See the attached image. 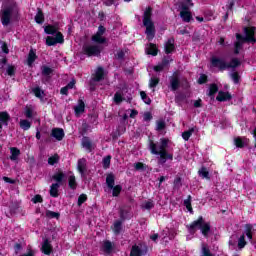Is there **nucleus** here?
I'll return each mask as SVG.
<instances>
[{
	"mask_svg": "<svg viewBox=\"0 0 256 256\" xmlns=\"http://www.w3.org/2000/svg\"><path fill=\"white\" fill-rule=\"evenodd\" d=\"M210 65L211 67H214L218 69V71H227V62L225 59L217 57V56H212L210 58Z\"/></svg>",
	"mask_w": 256,
	"mask_h": 256,
	"instance_id": "obj_8",
	"label": "nucleus"
},
{
	"mask_svg": "<svg viewBox=\"0 0 256 256\" xmlns=\"http://www.w3.org/2000/svg\"><path fill=\"white\" fill-rule=\"evenodd\" d=\"M231 79L235 85H239V82L241 81V76L239 75V72H233L231 74Z\"/></svg>",
	"mask_w": 256,
	"mask_h": 256,
	"instance_id": "obj_51",
	"label": "nucleus"
},
{
	"mask_svg": "<svg viewBox=\"0 0 256 256\" xmlns=\"http://www.w3.org/2000/svg\"><path fill=\"white\" fill-rule=\"evenodd\" d=\"M16 71H17V68H15L14 65H9L6 70V73H7V75H9V77H15Z\"/></svg>",
	"mask_w": 256,
	"mask_h": 256,
	"instance_id": "obj_55",
	"label": "nucleus"
},
{
	"mask_svg": "<svg viewBox=\"0 0 256 256\" xmlns=\"http://www.w3.org/2000/svg\"><path fill=\"white\" fill-rule=\"evenodd\" d=\"M8 207L10 217H13V215H17V213H19V209H21V203H19V201H12Z\"/></svg>",
	"mask_w": 256,
	"mask_h": 256,
	"instance_id": "obj_19",
	"label": "nucleus"
},
{
	"mask_svg": "<svg viewBox=\"0 0 256 256\" xmlns=\"http://www.w3.org/2000/svg\"><path fill=\"white\" fill-rule=\"evenodd\" d=\"M35 22L38 25H43V23H45V14H43V10H41V8H38L37 14L35 16Z\"/></svg>",
	"mask_w": 256,
	"mask_h": 256,
	"instance_id": "obj_27",
	"label": "nucleus"
},
{
	"mask_svg": "<svg viewBox=\"0 0 256 256\" xmlns=\"http://www.w3.org/2000/svg\"><path fill=\"white\" fill-rule=\"evenodd\" d=\"M24 115L27 119H33V108L26 106Z\"/></svg>",
	"mask_w": 256,
	"mask_h": 256,
	"instance_id": "obj_58",
	"label": "nucleus"
},
{
	"mask_svg": "<svg viewBox=\"0 0 256 256\" xmlns=\"http://www.w3.org/2000/svg\"><path fill=\"white\" fill-rule=\"evenodd\" d=\"M153 8L151 6L146 7L143 14V25L146 27V38L149 41L155 39V23H153Z\"/></svg>",
	"mask_w": 256,
	"mask_h": 256,
	"instance_id": "obj_2",
	"label": "nucleus"
},
{
	"mask_svg": "<svg viewBox=\"0 0 256 256\" xmlns=\"http://www.w3.org/2000/svg\"><path fill=\"white\" fill-rule=\"evenodd\" d=\"M9 121H11V115H9V112H0V131L3 130V125L4 127L9 126Z\"/></svg>",
	"mask_w": 256,
	"mask_h": 256,
	"instance_id": "obj_14",
	"label": "nucleus"
},
{
	"mask_svg": "<svg viewBox=\"0 0 256 256\" xmlns=\"http://www.w3.org/2000/svg\"><path fill=\"white\" fill-rule=\"evenodd\" d=\"M191 195H188L187 199L184 200V206L186 207L187 211H189V213H193V206L191 205Z\"/></svg>",
	"mask_w": 256,
	"mask_h": 256,
	"instance_id": "obj_39",
	"label": "nucleus"
},
{
	"mask_svg": "<svg viewBox=\"0 0 256 256\" xmlns=\"http://www.w3.org/2000/svg\"><path fill=\"white\" fill-rule=\"evenodd\" d=\"M77 169L80 175L83 177L85 173H87V159L85 158H80L77 161Z\"/></svg>",
	"mask_w": 256,
	"mask_h": 256,
	"instance_id": "obj_16",
	"label": "nucleus"
},
{
	"mask_svg": "<svg viewBox=\"0 0 256 256\" xmlns=\"http://www.w3.org/2000/svg\"><path fill=\"white\" fill-rule=\"evenodd\" d=\"M32 91H33L35 97H37L38 99H42L43 95L45 94V92L43 90H41L40 87H35V88H33Z\"/></svg>",
	"mask_w": 256,
	"mask_h": 256,
	"instance_id": "obj_48",
	"label": "nucleus"
},
{
	"mask_svg": "<svg viewBox=\"0 0 256 256\" xmlns=\"http://www.w3.org/2000/svg\"><path fill=\"white\" fill-rule=\"evenodd\" d=\"M46 217H48V219H59L61 217V214L58 212H53L51 210H47Z\"/></svg>",
	"mask_w": 256,
	"mask_h": 256,
	"instance_id": "obj_44",
	"label": "nucleus"
},
{
	"mask_svg": "<svg viewBox=\"0 0 256 256\" xmlns=\"http://www.w3.org/2000/svg\"><path fill=\"white\" fill-rule=\"evenodd\" d=\"M149 252V247L147 245H144L142 248L139 247V245L134 244L130 250L129 256H143L146 255Z\"/></svg>",
	"mask_w": 256,
	"mask_h": 256,
	"instance_id": "obj_9",
	"label": "nucleus"
},
{
	"mask_svg": "<svg viewBox=\"0 0 256 256\" xmlns=\"http://www.w3.org/2000/svg\"><path fill=\"white\" fill-rule=\"evenodd\" d=\"M86 201H87V194H81L78 197V202H77L78 207H81V205H83V203H85Z\"/></svg>",
	"mask_w": 256,
	"mask_h": 256,
	"instance_id": "obj_61",
	"label": "nucleus"
},
{
	"mask_svg": "<svg viewBox=\"0 0 256 256\" xmlns=\"http://www.w3.org/2000/svg\"><path fill=\"white\" fill-rule=\"evenodd\" d=\"M240 65L241 61H239V58H232L230 62H227V69H237Z\"/></svg>",
	"mask_w": 256,
	"mask_h": 256,
	"instance_id": "obj_30",
	"label": "nucleus"
},
{
	"mask_svg": "<svg viewBox=\"0 0 256 256\" xmlns=\"http://www.w3.org/2000/svg\"><path fill=\"white\" fill-rule=\"evenodd\" d=\"M242 47H243V43L240 41H236L234 43V55H239V51H241Z\"/></svg>",
	"mask_w": 256,
	"mask_h": 256,
	"instance_id": "obj_57",
	"label": "nucleus"
},
{
	"mask_svg": "<svg viewBox=\"0 0 256 256\" xmlns=\"http://www.w3.org/2000/svg\"><path fill=\"white\" fill-rule=\"evenodd\" d=\"M217 93H219V86L215 83L210 84L207 93L208 97H210V99H215V95H217Z\"/></svg>",
	"mask_w": 256,
	"mask_h": 256,
	"instance_id": "obj_23",
	"label": "nucleus"
},
{
	"mask_svg": "<svg viewBox=\"0 0 256 256\" xmlns=\"http://www.w3.org/2000/svg\"><path fill=\"white\" fill-rule=\"evenodd\" d=\"M247 241L245 240V234H242L238 239V249H245Z\"/></svg>",
	"mask_w": 256,
	"mask_h": 256,
	"instance_id": "obj_46",
	"label": "nucleus"
},
{
	"mask_svg": "<svg viewBox=\"0 0 256 256\" xmlns=\"http://www.w3.org/2000/svg\"><path fill=\"white\" fill-rule=\"evenodd\" d=\"M161 79H159L158 77H151L149 80V88L150 89H155V87H157V85H159Z\"/></svg>",
	"mask_w": 256,
	"mask_h": 256,
	"instance_id": "obj_38",
	"label": "nucleus"
},
{
	"mask_svg": "<svg viewBox=\"0 0 256 256\" xmlns=\"http://www.w3.org/2000/svg\"><path fill=\"white\" fill-rule=\"evenodd\" d=\"M193 133H195V128H190L189 130L184 131L182 133V139H184V141H188L191 139V135H193Z\"/></svg>",
	"mask_w": 256,
	"mask_h": 256,
	"instance_id": "obj_37",
	"label": "nucleus"
},
{
	"mask_svg": "<svg viewBox=\"0 0 256 256\" xmlns=\"http://www.w3.org/2000/svg\"><path fill=\"white\" fill-rule=\"evenodd\" d=\"M123 229V220H117L114 222V229L113 232L115 235H119L121 233V230Z\"/></svg>",
	"mask_w": 256,
	"mask_h": 256,
	"instance_id": "obj_33",
	"label": "nucleus"
},
{
	"mask_svg": "<svg viewBox=\"0 0 256 256\" xmlns=\"http://www.w3.org/2000/svg\"><path fill=\"white\" fill-rule=\"evenodd\" d=\"M160 147H159V151H167V147H169V139L167 138H162L160 139Z\"/></svg>",
	"mask_w": 256,
	"mask_h": 256,
	"instance_id": "obj_42",
	"label": "nucleus"
},
{
	"mask_svg": "<svg viewBox=\"0 0 256 256\" xmlns=\"http://www.w3.org/2000/svg\"><path fill=\"white\" fill-rule=\"evenodd\" d=\"M59 154H54L53 156L48 158V165H57L59 163Z\"/></svg>",
	"mask_w": 256,
	"mask_h": 256,
	"instance_id": "obj_43",
	"label": "nucleus"
},
{
	"mask_svg": "<svg viewBox=\"0 0 256 256\" xmlns=\"http://www.w3.org/2000/svg\"><path fill=\"white\" fill-rule=\"evenodd\" d=\"M111 159H112L111 155H107L102 159L103 169L107 170V169H109V167H111Z\"/></svg>",
	"mask_w": 256,
	"mask_h": 256,
	"instance_id": "obj_36",
	"label": "nucleus"
},
{
	"mask_svg": "<svg viewBox=\"0 0 256 256\" xmlns=\"http://www.w3.org/2000/svg\"><path fill=\"white\" fill-rule=\"evenodd\" d=\"M102 249L104 253H107V255H111V253H113V243H111V241L109 240L104 241Z\"/></svg>",
	"mask_w": 256,
	"mask_h": 256,
	"instance_id": "obj_29",
	"label": "nucleus"
},
{
	"mask_svg": "<svg viewBox=\"0 0 256 256\" xmlns=\"http://www.w3.org/2000/svg\"><path fill=\"white\" fill-rule=\"evenodd\" d=\"M255 31H256V27L254 26L244 28V33H245L247 43H253V44L256 43Z\"/></svg>",
	"mask_w": 256,
	"mask_h": 256,
	"instance_id": "obj_10",
	"label": "nucleus"
},
{
	"mask_svg": "<svg viewBox=\"0 0 256 256\" xmlns=\"http://www.w3.org/2000/svg\"><path fill=\"white\" fill-rule=\"evenodd\" d=\"M180 17L184 23H191V20L193 19V15L189 11V7L182 6V11L180 12Z\"/></svg>",
	"mask_w": 256,
	"mask_h": 256,
	"instance_id": "obj_12",
	"label": "nucleus"
},
{
	"mask_svg": "<svg viewBox=\"0 0 256 256\" xmlns=\"http://www.w3.org/2000/svg\"><path fill=\"white\" fill-rule=\"evenodd\" d=\"M231 99H233L231 93L225 91H219L216 97V101H219L220 103H225V101H231Z\"/></svg>",
	"mask_w": 256,
	"mask_h": 256,
	"instance_id": "obj_17",
	"label": "nucleus"
},
{
	"mask_svg": "<svg viewBox=\"0 0 256 256\" xmlns=\"http://www.w3.org/2000/svg\"><path fill=\"white\" fill-rule=\"evenodd\" d=\"M202 256H215L207 246H202Z\"/></svg>",
	"mask_w": 256,
	"mask_h": 256,
	"instance_id": "obj_62",
	"label": "nucleus"
},
{
	"mask_svg": "<svg viewBox=\"0 0 256 256\" xmlns=\"http://www.w3.org/2000/svg\"><path fill=\"white\" fill-rule=\"evenodd\" d=\"M54 39L56 40V43H60V44L65 43V37L63 36V33H61V32H58L56 34V37H54Z\"/></svg>",
	"mask_w": 256,
	"mask_h": 256,
	"instance_id": "obj_59",
	"label": "nucleus"
},
{
	"mask_svg": "<svg viewBox=\"0 0 256 256\" xmlns=\"http://www.w3.org/2000/svg\"><path fill=\"white\" fill-rule=\"evenodd\" d=\"M173 187H174V189H181V187H183V183H182L181 177L177 176L174 179Z\"/></svg>",
	"mask_w": 256,
	"mask_h": 256,
	"instance_id": "obj_50",
	"label": "nucleus"
},
{
	"mask_svg": "<svg viewBox=\"0 0 256 256\" xmlns=\"http://www.w3.org/2000/svg\"><path fill=\"white\" fill-rule=\"evenodd\" d=\"M51 137H54L57 141H63L65 131L62 128H53L51 131Z\"/></svg>",
	"mask_w": 256,
	"mask_h": 256,
	"instance_id": "obj_18",
	"label": "nucleus"
},
{
	"mask_svg": "<svg viewBox=\"0 0 256 256\" xmlns=\"http://www.w3.org/2000/svg\"><path fill=\"white\" fill-rule=\"evenodd\" d=\"M41 251L44 255H51L53 253V245L49 243V240H44Z\"/></svg>",
	"mask_w": 256,
	"mask_h": 256,
	"instance_id": "obj_21",
	"label": "nucleus"
},
{
	"mask_svg": "<svg viewBox=\"0 0 256 256\" xmlns=\"http://www.w3.org/2000/svg\"><path fill=\"white\" fill-rule=\"evenodd\" d=\"M119 215L120 221H126V219H129V211H127L126 209H120Z\"/></svg>",
	"mask_w": 256,
	"mask_h": 256,
	"instance_id": "obj_49",
	"label": "nucleus"
},
{
	"mask_svg": "<svg viewBox=\"0 0 256 256\" xmlns=\"http://www.w3.org/2000/svg\"><path fill=\"white\" fill-rule=\"evenodd\" d=\"M140 97L146 105H151V98H149L145 91L140 92Z\"/></svg>",
	"mask_w": 256,
	"mask_h": 256,
	"instance_id": "obj_47",
	"label": "nucleus"
},
{
	"mask_svg": "<svg viewBox=\"0 0 256 256\" xmlns=\"http://www.w3.org/2000/svg\"><path fill=\"white\" fill-rule=\"evenodd\" d=\"M10 154V161H17V159H19V155H21V150H19L17 147H11Z\"/></svg>",
	"mask_w": 256,
	"mask_h": 256,
	"instance_id": "obj_24",
	"label": "nucleus"
},
{
	"mask_svg": "<svg viewBox=\"0 0 256 256\" xmlns=\"http://www.w3.org/2000/svg\"><path fill=\"white\" fill-rule=\"evenodd\" d=\"M235 146L238 147V149H243L245 147V142H243V139L241 137H237L234 140Z\"/></svg>",
	"mask_w": 256,
	"mask_h": 256,
	"instance_id": "obj_56",
	"label": "nucleus"
},
{
	"mask_svg": "<svg viewBox=\"0 0 256 256\" xmlns=\"http://www.w3.org/2000/svg\"><path fill=\"white\" fill-rule=\"evenodd\" d=\"M20 129H23V131H29L31 129V122L27 119L20 120Z\"/></svg>",
	"mask_w": 256,
	"mask_h": 256,
	"instance_id": "obj_34",
	"label": "nucleus"
},
{
	"mask_svg": "<svg viewBox=\"0 0 256 256\" xmlns=\"http://www.w3.org/2000/svg\"><path fill=\"white\" fill-rule=\"evenodd\" d=\"M198 174L202 177V179H211V176H209V170H207L205 167H202L198 171Z\"/></svg>",
	"mask_w": 256,
	"mask_h": 256,
	"instance_id": "obj_40",
	"label": "nucleus"
},
{
	"mask_svg": "<svg viewBox=\"0 0 256 256\" xmlns=\"http://www.w3.org/2000/svg\"><path fill=\"white\" fill-rule=\"evenodd\" d=\"M164 51L166 55H171L175 51V38H170L167 40L164 46Z\"/></svg>",
	"mask_w": 256,
	"mask_h": 256,
	"instance_id": "obj_20",
	"label": "nucleus"
},
{
	"mask_svg": "<svg viewBox=\"0 0 256 256\" xmlns=\"http://www.w3.org/2000/svg\"><path fill=\"white\" fill-rule=\"evenodd\" d=\"M155 207V202L153 200L145 201L142 205V209H146L147 211H151Z\"/></svg>",
	"mask_w": 256,
	"mask_h": 256,
	"instance_id": "obj_41",
	"label": "nucleus"
},
{
	"mask_svg": "<svg viewBox=\"0 0 256 256\" xmlns=\"http://www.w3.org/2000/svg\"><path fill=\"white\" fill-rule=\"evenodd\" d=\"M68 186L72 191H75L77 189V179L75 178V175H71L68 177Z\"/></svg>",
	"mask_w": 256,
	"mask_h": 256,
	"instance_id": "obj_31",
	"label": "nucleus"
},
{
	"mask_svg": "<svg viewBox=\"0 0 256 256\" xmlns=\"http://www.w3.org/2000/svg\"><path fill=\"white\" fill-rule=\"evenodd\" d=\"M12 17H19V9L14 6H7L2 9L1 23L4 27H7L11 24Z\"/></svg>",
	"mask_w": 256,
	"mask_h": 256,
	"instance_id": "obj_5",
	"label": "nucleus"
},
{
	"mask_svg": "<svg viewBox=\"0 0 256 256\" xmlns=\"http://www.w3.org/2000/svg\"><path fill=\"white\" fill-rule=\"evenodd\" d=\"M153 119V114L151 112H145L143 116V120L149 122Z\"/></svg>",
	"mask_w": 256,
	"mask_h": 256,
	"instance_id": "obj_64",
	"label": "nucleus"
},
{
	"mask_svg": "<svg viewBox=\"0 0 256 256\" xmlns=\"http://www.w3.org/2000/svg\"><path fill=\"white\" fill-rule=\"evenodd\" d=\"M32 202L37 204V203H43V196H41L40 194L35 195L32 198Z\"/></svg>",
	"mask_w": 256,
	"mask_h": 256,
	"instance_id": "obj_63",
	"label": "nucleus"
},
{
	"mask_svg": "<svg viewBox=\"0 0 256 256\" xmlns=\"http://www.w3.org/2000/svg\"><path fill=\"white\" fill-rule=\"evenodd\" d=\"M41 69H42V75L44 77H49L50 75L53 74V69L50 68L49 66H42Z\"/></svg>",
	"mask_w": 256,
	"mask_h": 256,
	"instance_id": "obj_45",
	"label": "nucleus"
},
{
	"mask_svg": "<svg viewBox=\"0 0 256 256\" xmlns=\"http://www.w3.org/2000/svg\"><path fill=\"white\" fill-rule=\"evenodd\" d=\"M58 30L59 28L57 26L51 24L44 27L46 35H56Z\"/></svg>",
	"mask_w": 256,
	"mask_h": 256,
	"instance_id": "obj_28",
	"label": "nucleus"
},
{
	"mask_svg": "<svg viewBox=\"0 0 256 256\" xmlns=\"http://www.w3.org/2000/svg\"><path fill=\"white\" fill-rule=\"evenodd\" d=\"M106 185L108 189L112 190V197H119L121 195L123 186L120 184L115 185V174H113V172H110L106 175Z\"/></svg>",
	"mask_w": 256,
	"mask_h": 256,
	"instance_id": "obj_6",
	"label": "nucleus"
},
{
	"mask_svg": "<svg viewBox=\"0 0 256 256\" xmlns=\"http://www.w3.org/2000/svg\"><path fill=\"white\" fill-rule=\"evenodd\" d=\"M46 45L48 47H53V46L57 45V41L55 40V37L47 36V38H46Z\"/></svg>",
	"mask_w": 256,
	"mask_h": 256,
	"instance_id": "obj_53",
	"label": "nucleus"
},
{
	"mask_svg": "<svg viewBox=\"0 0 256 256\" xmlns=\"http://www.w3.org/2000/svg\"><path fill=\"white\" fill-rule=\"evenodd\" d=\"M103 79H105V69L100 66L92 75V81H94L95 83H100V81H103Z\"/></svg>",
	"mask_w": 256,
	"mask_h": 256,
	"instance_id": "obj_13",
	"label": "nucleus"
},
{
	"mask_svg": "<svg viewBox=\"0 0 256 256\" xmlns=\"http://www.w3.org/2000/svg\"><path fill=\"white\" fill-rule=\"evenodd\" d=\"M74 111L76 115H81V113H85V102L79 99L78 105L74 107Z\"/></svg>",
	"mask_w": 256,
	"mask_h": 256,
	"instance_id": "obj_26",
	"label": "nucleus"
},
{
	"mask_svg": "<svg viewBox=\"0 0 256 256\" xmlns=\"http://www.w3.org/2000/svg\"><path fill=\"white\" fill-rule=\"evenodd\" d=\"M92 41H94V43H99L100 45H103L104 43H107V38L99 34H95L92 36Z\"/></svg>",
	"mask_w": 256,
	"mask_h": 256,
	"instance_id": "obj_35",
	"label": "nucleus"
},
{
	"mask_svg": "<svg viewBox=\"0 0 256 256\" xmlns=\"http://www.w3.org/2000/svg\"><path fill=\"white\" fill-rule=\"evenodd\" d=\"M81 146L83 147V149L87 151V153H92L93 149H95L93 142L87 136H84L82 138Z\"/></svg>",
	"mask_w": 256,
	"mask_h": 256,
	"instance_id": "obj_15",
	"label": "nucleus"
},
{
	"mask_svg": "<svg viewBox=\"0 0 256 256\" xmlns=\"http://www.w3.org/2000/svg\"><path fill=\"white\" fill-rule=\"evenodd\" d=\"M245 235L251 241L253 239V224L245 225Z\"/></svg>",
	"mask_w": 256,
	"mask_h": 256,
	"instance_id": "obj_32",
	"label": "nucleus"
},
{
	"mask_svg": "<svg viewBox=\"0 0 256 256\" xmlns=\"http://www.w3.org/2000/svg\"><path fill=\"white\" fill-rule=\"evenodd\" d=\"M169 81L171 91H177L181 87V80H179V74L177 72L170 76Z\"/></svg>",
	"mask_w": 256,
	"mask_h": 256,
	"instance_id": "obj_11",
	"label": "nucleus"
},
{
	"mask_svg": "<svg viewBox=\"0 0 256 256\" xmlns=\"http://www.w3.org/2000/svg\"><path fill=\"white\" fill-rule=\"evenodd\" d=\"M101 51L103 48L97 44H83L82 46V54L86 57H101Z\"/></svg>",
	"mask_w": 256,
	"mask_h": 256,
	"instance_id": "obj_7",
	"label": "nucleus"
},
{
	"mask_svg": "<svg viewBox=\"0 0 256 256\" xmlns=\"http://www.w3.org/2000/svg\"><path fill=\"white\" fill-rule=\"evenodd\" d=\"M147 55H152V57H157L159 49L156 44L149 43V47L146 50Z\"/></svg>",
	"mask_w": 256,
	"mask_h": 256,
	"instance_id": "obj_25",
	"label": "nucleus"
},
{
	"mask_svg": "<svg viewBox=\"0 0 256 256\" xmlns=\"http://www.w3.org/2000/svg\"><path fill=\"white\" fill-rule=\"evenodd\" d=\"M134 168L136 171H146L147 170V165L142 162H137L134 164Z\"/></svg>",
	"mask_w": 256,
	"mask_h": 256,
	"instance_id": "obj_52",
	"label": "nucleus"
},
{
	"mask_svg": "<svg viewBox=\"0 0 256 256\" xmlns=\"http://www.w3.org/2000/svg\"><path fill=\"white\" fill-rule=\"evenodd\" d=\"M37 50L35 49H30L29 53H28V57H27V65L29 67H31V65H33V63H35V61H37Z\"/></svg>",
	"mask_w": 256,
	"mask_h": 256,
	"instance_id": "obj_22",
	"label": "nucleus"
},
{
	"mask_svg": "<svg viewBox=\"0 0 256 256\" xmlns=\"http://www.w3.org/2000/svg\"><path fill=\"white\" fill-rule=\"evenodd\" d=\"M53 181H56V183H53L50 186V197L57 198L59 197V187L63 185V181L67 179V175L63 171H58L53 174L52 176Z\"/></svg>",
	"mask_w": 256,
	"mask_h": 256,
	"instance_id": "obj_3",
	"label": "nucleus"
},
{
	"mask_svg": "<svg viewBox=\"0 0 256 256\" xmlns=\"http://www.w3.org/2000/svg\"><path fill=\"white\" fill-rule=\"evenodd\" d=\"M186 229L190 235H195L197 229H200L203 237L207 238L209 237V233H211V222H207L203 216H199L197 220H194L191 224H187Z\"/></svg>",
	"mask_w": 256,
	"mask_h": 256,
	"instance_id": "obj_1",
	"label": "nucleus"
},
{
	"mask_svg": "<svg viewBox=\"0 0 256 256\" xmlns=\"http://www.w3.org/2000/svg\"><path fill=\"white\" fill-rule=\"evenodd\" d=\"M209 81V77L207 74H201L200 77L197 80L198 85H205Z\"/></svg>",
	"mask_w": 256,
	"mask_h": 256,
	"instance_id": "obj_54",
	"label": "nucleus"
},
{
	"mask_svg": "<svg viewBox=\"0 0 256 256\" xmlns=\"http://www.w3.org/2000/svg\"><path fill=\"white\" fill-rule=\"evenodd\" d=\"M149 149L152 155H160V165H165V163H167L168 160L173 161V154L167 152V150H158L157 143H154L153 140H150Z\"/></svg>",
	"mask_w": 256,
	"mask_h": 256,
	"instance_id": "obj_4",
	"label": "nucleus"
},
{
	"mask_svg": "<svg viewBox=\"0 0 256 256\" xmlns=\"http://www.w3.org/2000/svg\"><path fill=\"white\" fill-rule=\"evenodd\" d=\"M114 103H116L117 105H119V103H123V95H121V93L116 92L114 94Z\"/></svg>",
	"mask_w": 256,
	"mask_h": 256,
	"instance_id": "obj_60",
	"label": "nucleus"
}]
</instances>
